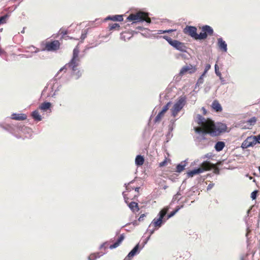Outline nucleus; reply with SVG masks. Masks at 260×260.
<instances>
[{
    "mask_svg": "<svg viewBox=\"0 0 260 260\" xmlns=\"http://www.w3.org/2000/svg\"><path fill=\"white\" fill-rule=\"evenodd\" d=\"M167 208L162 209L159 213V217L158 218H154L152 221L151 224L154 227H160L162 223V219L167 213Z\"/></svg>",
    "mask_w": 260,
    "mask_h": 260,
    "instance_id": "6e6552de",
    "label": "nucleus"
},
{
    "mask_svg": "<svg viewBox=\"0 0 260 260\" xmlns=\"http://www.w3.org/2000/svg\"><path fill=\"white\" fill-rule=\"evenodd\" d=\"M213 166V164H211L209 161H205L203 162L199 168L202 170V173L204 171H209L212 169V167Z\"/></svg>",
    "mask_w": 260,
    "mask_h": 260,
    "instance_id": "9b49d317",
    "label": "nucleus"
},
{
    "mask_svg": "<svg viewBox=\"0 0 260 260\" xmlns=\"http://www.w3.org/2000/svg\"><path fill=\"white\" fill-rule=\"evenodd\" d=\"M205 75L203 74L201 76V77L199 78V79L197 81V84H202L204 82L203 78Z\"/></svg>",
    "mask_w": 260,
    "mask_h": 260,
    "instance_id": "f704fd0d",
    "label": "nucleus"
},
{
    "mask_svg": "<svg viewBox=\"0 0 260 260\" xmlns=\"http://www.w3.org/2000/svg\"><path fill=\"white\" fill-rule=\"evenodd\" d=\"M197 29L194 26H186L183 29V32L188 35L196 40H204L207 38L208 36H212L213 30L209 25L203 26L202 28V32L198 35L197 33Z\"/></svg>",
    "mask_w": 260,
    "mask_h": 260,
    "instance_id": "f03ea898",
    "label": "nucleus"
},
{
    "mask_svg": "<svg viewBox=\"0 0 260 260\" xmlns=\"http://www.w3.org/2000/svg\"><path fill=\"white\" fill-rule=\"evenodd\" d=\"M215 73L218 76H219L220 78L221 73H220V72L218 70L215 71Z\"/></svg>",
    "mask_w": 260,
    "mask_h": 260,
    "instance_id": "c03bdc74",
    "label": "nucleus"
},
{
    "mask_svg": "<svg viewBox=\"0 0 260 260\" xmlns=\"http://www.w3.org/2000/svg\"><path fill=\"white\" fill-rule=\"evenodd\" d=\"M139 249V244H137L128 254L129 257H133L138 252Z\"/></svg>",
    "mask_w": 260,
    "mask_h": 260,
    "instance_id": "5701e85b",
    "label": "nucleus"
},
{
    "mask_svg": "<svg viewBox=\"0 0 260 260\" xmlns=\"http://www.w3.org/2000/svg\"><path fill=\"white\" fill-rule=\"evenodd\" d=\"M185 167V165L179 164L176 167V172L178 173L181 172L184 170Z\"/></svg>",
    "mask_w": 260,
    "mask_h": 260,
    "instance_id": "cd10ccee",
    "label": "nucleus"
},
{
    "mask_svg": "<svg viewBox=\"0 0 260 260\" xmlns=\"http://www.w3.org/2000/svg\"><path fill=\"white\" fill-rule=\"evenodd\" d=\"M167 164V159L166 158L164 161H162V162L159 163V166L160 167H162L166 166Z\"/></svg>",
    "mask_w": 260,
    "mask_h": 260,
    "instance_id": "4c0bfd02",
    "label": "nucleus"
},
{
    "mask_svg": "<svg viewBox=\"0 0 260 260\" xmlns=\"http://www.w3.org/2000/svg\"><path fill=\"white\" fill-rule=\"evenodd\" d=\"M64 70H66L65 67H63V68H61V69H60L59 71H60V72H61V71H63Z\"/></svg>",
    "mask_w": 260,
    "mask_h": 260,
    "instance_id": "09e8293b",
    "label": "nucleus"
},
{
    "mask_svg": "<svg viewBox=\"0 0 260 260\" xmlns=\"http://www.w3.org/2000/svg\"><path fill=\"white\" fill-rule=\"evenodd\" d=\"M257 191L256 190H255L254 191H253L251 194V198L253 199V200H254L256 199V195H257Z\"/></svg>",
    "mask_w": 260,
    "mask_h": 260,
    "instance_id": "c9c22d12",
    "label": "nucleus"
},
{
    "mask_svg": "<svg viewBox=\"0 0 260 260\" xmlns=\"http://www.w3.org/2000/svg\"><path fill=\"white\" fill-rule=\"evenodd\" d=\"M202 173V170L200 168L194 169L191 171H190L187 173V175L189 177H192L196 175L200 174Z\"/></svg>",
    "mask_w": 260,
    "mask_h": 260,
    "instance_id": "6ab92c4d",
    "label": "nucleus"
},
{
    "mask_svg": "<svg viewBox=\"0 0 260 260\" xmlns=\"http://www.w3.org/2000/svg\"><path fill=\"white\" fill-rule=\"evenodd\" d=\"M191 66L189 67L188 66L183 67L180 72V75H183L184 74H185L186 73H187V72H188L189 70H190L191 69Z\"/></svg>",
    "mask_w": 260,
    "mask_h": 260,
    "instance_id": "393cba45",
    "label": "nucleus"
},
{
    "mask_svg": "<svg viewBox=\"0 0 260 260\" xmlns=\"http://www.w3.org/2000/svg\"><path fill=\"white\" fill-rule=\"evenodd\" d=\"M42 51L48 52H56L60 49V43L58 40L47 39L41 43Z\"/></svg>",
    "mask_w": 260,
    "mask_h": 260,
    "instance_id": "20e7f679",
    "label": "nucleus"
},
{
    "mask_svg": "<svg viewBox=\"0 0 260 260\" xmlns=\"http://www.w3.org/2000/svg\"><path fill=\"white\" fill-rule=\"evenodd\" d=\"M255 137H256V143H258L260 144V134L257 136H255Z\"/></svg>",
    "mask_w": 260,
    "mask_h": 260,
    "instance_id": "ea45409f",
    "label": "nucleus"
},
{
    "mask_svg": "<svg viewBox=\"0 0 260 260\" xmlns=\"http://www.w3.org/2000/svg\"><path fill=\"white\" fill-rule=\"evenodd\" d=\"M162 38L165 39L170 45L174 48L180 51L184 52L186 51V47L184 43L179 42L177 40H173L168 36H164Z\"/></svg>",
    "mask_w": 260,
    "mask_h": 260,
    "instance_id": "0eeeda50",
    "label": "nucleus"
},
{
    "mask_svg": "<svg viewBox=\"0 0 260 260\" xmlns=\"http://www.w3.org/2000/svg\"><path fill=\"white\" fill-rule=\"evenodd\" d=\"M98 257V254H95V253H93V254H90L88 258L89 260H95Z\"/></svg>",
    "mask_w": 260,
    "mask_h": 260,
    "instance_id": "72a5a7b5",
    "label": "nucleus"
},
{
    "mask_svg": "<svg viewBox=\"0 0 260 260\" xmlns=\"http://www.w3.org/2000/svg\"><path fill=\"white\" fill-rule=\"evenodd\" d=\"M59 34L62 35V38H63V36L68 34V31L67 29L61 28L60 29L58 32Z\"/></svg>",
    "mask_w": 260,
    "mask_h": 260,
    "instance_id": "c756f323",
    "label": "nucleus"
},
{
    "mask_svg": "<svg viewBox=\"0 0 260 260\" xmlns=\"http://www.w3.org/2000/svg\"><path fill=\"white\" fill-rule=\"evenodd\" d=\"M212 156V153H207V154H206L205 155L204 158H207L208 159H210Z\"/></svg>",
    "mask_w": 260,
    "mask_h": 260,
    "instance_id": "a19ab883",
    "label": "nucleus"
},
{
    "mask_svg": "<svg viewBox=\"0 0 260 260\" xmlns=\"http://www.w3.org/2000/svg\"><path fill=\"white\" fill-rule=\"evenodd\" d=\"M202 111H203V114L204 115H206L207 114V111L204 107L202 108Z\"/></svg>",
    "mask_w": 260,
    "mask_h": 260,
    "instance_id": "37998d69",
    "label": "nucleus"
},
{
    "mask_svg": "<svg viewBox=\"0 0 260 260\" xmlns=\"http://www.w3.org/2000/svg\"><path fill=\"white\" fill-rule=\"evenodd\" d=\"M212 187V186L211 185V184H209L208 186V189L209 188H211Z\"/></svg>",
    "mask_w": 260,
    "mask_h": 260,
    "instance_id": "8fccbe9b",
    "label": "nucleus"
},
{
    "mask_svg": "<svg viewBox=\"0 0 260 260\" xmlns=\"http://www.w3.org/2000/svg\"><path fill=\"white\" fill-rule=\"evenodd\" d=\"M256 122V118L255 117H253L249 119L247 122L250 124V125H254Z\"/></svg>",
    "mask_w": 260,
    "mask_h": 260,
    "instance_id": "7c9ffc66",
    "label": "nucleus"
},
{
    "mask_svg": "<svg viewBox=\"0 0 260 260\" xmlns=\"http://www.w3.org/2000/svg\"><path fill=\"white\" fill-rule=\"evenodd\" d=\"M124 239V236L123 234L121 235L118 239H117V241L115 242L113 244L111 245L109 247L110 249H113L117 247L121 243L122 241Z\"/></svg>",
    "mask_w": 260,
    "mask_h": 260,
    "instance_id": "4468645a",
    "label": "nucleus"
},
{
    "mask_svg": "<svg viewBox=\"0 0 260 260\" xmlns=\"http://www.w3.org/2000/svg\"><path fill=\"white\" fill-rule=\"evenodd\" d=\"M211 66L209 64H207L205 66V71L203 73L204 75H205L207 71L210 69Z\"/></svg>",
    "mask_w": 260,
    "mask_h": 260,
    "instance_id": "e433bc0d",
    "label": "nucleus"
},
{
    "mask_svg": "<svg viewBox=\"0 0 260 260\" xmlns=\"http://www.w3.org/2000/svg\"><path fill=\"white\" fill-rule=\"evenodd\" d=\"M108 28L110 30H119L120 26L118 23H109Z\"/></svg>",
    "mask_w": 260,
    "mask_h": 260,
    "instance_id": "4be33fe9",
    "label": "nucleus"
},
{
    "mask_svg": "<svg viewBox=\"0 0 260 260\" xmlns=\"http://www.w3.org/2000/svg\"><path fill=\"white\" fill-rule=\"evenodd\" d=\"M128 21L138 22L145 21L147 23L151 22V19L148 16V14L144 12L139 11L135 14H130L127 18Z\"/></svg>",
    "mask_w": 260,
    "mask_h": 260,
    "instance_id": "39448f33",
    "label": "nucleus"
},
{
    "mask_svg": "<svg viewBox=\"0 0 260 260\" xmlns=\"http://www.w3.org/2000/svg\"><path fill=\"white\" fill-rule=\"evenodd\" d=\"M51 104L49 102H44L42 103L40 106L39 109L44 111H46L48 110H50Z\"/></svg>",
    "mask_w": 260,
    "mask_h": 260,
    "instance_id": "dca6fc26",
    "label": "nucleus"
},
{
    "mask_svg": "<svg viewBox=\"0 0 260 260\" xmlns=\"http://www.w3.org/2000/svg\"><path fill=\"white\" fill-rule=\"evenodd\" d=\"M132 184H133L132 181L128 184L127 186H126V190H127L128 191V192H130L131 191V190L134 189L136 191H137V192H139L140 187H133L131 186Z\"/></svg>",
    "mask_w": 260,
    "mask_h": 260,
    "instance_id": "b1692460",
    "label": "nucleus"
},
{
    "mask_svg": "<svg viewBox=\"0 0 260 260\" xmlns=\"http://www.w3.org/2000/svg\"><path fill=\"white\" fill-rule=\"evenodd\" d=\"M186 103V98L185 96H180L176 103L171 109L172 115L175 117L178 113L182 110Z\"/></svg>",
    "mask_w": 260,
    "mask_h": 260,
    "instance_id": "423d86ee",
    "label": "nucleus"
},
{
    "mask_svg": "<svg viewBox=\"0 0 260 260\" xmlns=\"http://www.w3.org/2000/svg\"><path fill=\"white\" fill-rule=\"evenodd\" d=\"M217 41L218 46L220 49L222 51L226 52L227 51V44L221 38H218Z\"/></svg>",
    "mask_w": 260,
    "mask_h": 260,
    "instance_id": "ddd939ff",
    "label": "nucleus"
},
{
    "mask_svg": "<svg viewBox=\"0 0 260 260\" xmlns=\"http://www.w3.org/2000/svg\"><path fill=\"white\" fill-rule=\"evenodd\" d=\"M170 104V103L169 102L167 103V105H166L162 108V110L161 111L162 112H163L164 114L168 110L169 108V105Z\"/></svg>",
    "mask_w": 260,
    "mask_h": 260,
    "instance_id": "2f4dec72",
    "label": "nucleus"
},
{
    "mask_svg": "<svg viewBox=\"0 0 260 260\" xmlns=\"http://www.w3.org/2000/svg\"><path fill=\"white\" fill-rule=\"evenodd\" d=\"M173 31V30L172 29H168V30H159V34H164V33H166V32H168V33H169V32H172Z\"/></svg>",
    "mask_w": 260,
    "mask_h": 260,
    "instance_id": "58836bf2",
    "label": "nucleus"
},
{
    "mask_svg": "<svg viewBox=\"0 0 260 260\" xmlns=\"http://www.w3.org/2000/svg\"><path fill=\"white\" fill-rule=\"evenodd\" d=\"M80 50L77 46L73 50V57L71 61L66 65L70 68L73 71V75L75 76L76 79H78L81 76V73L78 70L77 67L79 64L80 61L79 57Z\"/></svg>",
    "mask_w": 260,
    "mask_h": 260,
    "instance_id": "7ed1b4c3",
    "label": "nucleus"
},
{
    "mask_svg": "<svg viewBox=\"0 0 260 260\" xmlns=\"http://www.w3.org/2000/svg\"><path fill=\"white\" fill-rule=\"evenodd\" d=\"M107 20H111L114 21H123V16L121 15H116L113 16H108L106 18Z\"/></svg>",
    "mask_w": 260,
    "mask_h": 260,
    "instance_id": "f3484780",
    "label": "nucleus"
},
{
    "mask_svg": "<svg viewBox=\"0 0 260 260\" xmlns=\"http://www.w3.org/2000/svg\"><path fill=\"white\" fill-rule=\"evenodd\" d=\"M197 123L200 126L194 127V131L197 133L208 134L212 137L220 135L226 132L227 129L225 124L220 122L215 124L211 119H206L200 114L197 115Z\"/></svg>",
    "mask_w": 260,
    "mask_h": 260,
    "instance_id": "f257e3e1",
    "label": "nucleus"
},
{
    "mask_svg": "<svg viewBox=\"0 0 260 260\" xmlns=\"http://www.w3.org/2000/svg\"><path fill=\"white\" fill-rule=\"evenodd\" d=\"M183 206H181V207L177 206L174 211H172L168 215L167 219L173 216Z\"/></svg>",
    "mask_w": 260,
    "mask_h": 260,
    "instance_id": "bb28decb",
    "label": "nucleus"
},
{
    "mask_svg": "<svg viewBox=\"0 0 260 260\" xmlns=\"http://www.w3.org/2000/svg\"><path fill=\"white\" fill-rule=\"evenodd\" d=\"M145 216V214H141L140 216V217L138 219V220L139 221H141L143 220V218Z\"/></svg>",
    "mask_w": 260,
    "mask_h": 260,
    "instance_id": "79ce46f5",
    "label": "nucleus"
},
{
    "mask_svg": "<svg viewBox=\"0 0 260 260\" xmlns=\"http://www.w3.org/2000/svg\"><path fill=\"white\" fill-rule=\"evenodd\" d=\"M214 169V173L216 174H218L219 173V169L216 166V165L213 164V166L212 167V169Z\"/></svg>",
    "mask_w": 260,
    "mask_h": 260,
    "instance_id": "473e14b6",
    "label": "nucleus"
},
{
    "mask_svg": "<svg viewBox=\"0 0 260 260\" xmlns=\"http://www.w3.org/2000/svg\"><path fill=\"white\" fill-rule=\"evenodd\" d=\"M255 139V136L248 137L242 143L241 147L243 149H246L250 147H253L256 144Z\"/></svg>",
    "mask_w": 260,
    "mask_h": 260,
    "instance_id": "1a4fd4ad",
    "label": "nucleus"
},
{
    "mask_svg": "<svg viewBox=\"0 0 260 260\" xmlns=\"http://www.w3.org/2000/svg\"><path fill=\"white\" fill-rule=\"evenodd\" d=\"M144 162V157L140 155H138L136 156V159H135V163L137 166H142L143 165Z\"/></svg>",
    "mask_w": 260,
    "mask_h": 260,
    "instance_id": "aec40b11",
    "label": "nucleus"
},
{
    "mask_svg": "<svg viewBox=\"0 0 260 260\" xmlns=\"http://www.w3.org/2000/svg\"><path fill=\"white\" fill-rule=\"evenodd\" d=\"M3 28L0 29V31H2Z\"/></svg>",
    "mask_w": 260,
    "mask_h": 260,
    "instance_id": "3c124183",
    "label": "nucleus"
},
{
    "mask_svg": "<svg viewBox=\"0 0 260 260\" xmlns=\"http://www.w3.org/2000/svg\"><path fill=\"white\" fill-rule=\"evenodd\" d=\"M164 115L165 114L161 111L159 112V113L157 114V115L155 117L154 119V122L155 123L159 122L161 120L162 118L164 116Z\"/></svg>",
    "mask_w": 260,
    "mask_h": 260,
    "instance_id": "a878e982",
    "label": "nucleus"
},
{
    "mask_svg": "<svg viewBox=\"0 0 260 260\" xmlns=\"http://www.w3.org/2000/svg\"><path fill=\"white\" fill-rule=\"evenodd\" d=\"M4 50L2 48H0V54H3L4 53Z\"/></svg>",
    "mask_w": 260,
    "mask_h": 260,
    "instance_id": "de8ad7c7",
    "label": "nucleus"
},
{
    "mask_svg": "<svg viewBox=\"0 0 260 260\" xmlns=\"http://www.w3.org/2000/svg\"><path fill=\"white\" fill-rule=\"evenodd\" d=\"M122 194L125 203L127 204L129 208L131 209V210H132L133 212L138 211L139 210V208L138 203L135 202H132L128 203V194L126 193V192H123Z\"/></svg>",
    "mask_w": 260,
    "mask_h": 260,
    "instance_id": "9d476101",
    "label": "nucleus"
},
{
    "mask_svg": "<svg viewBox=\"0 0 260 260\" xmlns=\"http://www.w3.org/2000/svg\"><path fill=\"white\" fill-rule=\"evenodd\" d=\"M8 16L7 15H5L3 16L0 17V24H5L7 22V19L8 18Z\"/></svg>",
    "mask_w": 260,
    "mask_h": 260,
    "instance_id": "c85d7f7f",
    "label": "nucleus"
},
{
    "mask_svg": "<svg viewBox=\"0 0 260 260\" xmlns=\"http://www.w3.org/2000/svg\"><path fill=\"white\" fill-rule=\"evenodd\" d=\"M212 107L216 112H218L222 111V107L217 100H215L213 102Z\"/></svg>",
    "mask_w": 260,
    "mask_h": 260,
    "instance_id": "2eb2a0df",
    "label": "nucleus"
},
{
    "mask_svg": "<svg viewBox=\"0 0 260 260\" xmlns=\"http://www.w3.org/2000/svg\"><path fill=\"white\" fill-rule=\"evenodd\" d=\"M224 146L225 144L223 142L219 141L216 143L214 147L216 151H220L223 149Z\"/></svg>",
    "mask_w": 260,
    "mask_h": 260,
    "instance_id": "412c9836",
    "label": "nucleus"
},
{
    "mask_svg": "<svg viewBox=\"0 0 260 260\" xmlns=\"http://www.w3.org/2000/svg\"><path fill=\"white\" fill-rule=\"evenodd\" d=\"M32 117L36 121H40L42 119L41 115L39 114L38 110H35L31 113Z\"/></svg>",
    "mask_w": 260,
    "mask_h": 260,
    "instance_id": "a211bd4d",
    "label": "nucleus"
},
{
    "mask_svg": "<svg viewBox=\"0 0 260 260\" xmlns=\"http://www.w3.org/2000/svg\"><path fill=\"white\" fill-rule=\"evenodd\" d=\"M218 70V68L217 64L215 65V71Z\"/></svg>",
    "mask_w": 260,
    "mask_h": 260,
    "instance_id": "49530a36",
    "label": "nucleus"
},
{
    "mask_svg": "<svg viewBox=\"0 0 260 260\" xmlns=\"http://www.w3.org/2000/svg\"><path fill=\"white\" fill-rule=\"evenodd\" d=\"M132 257H129L128 254L127 256L124 259V260H131Z\"/></svg>",
    "mask_w": 260,
    "mask_h": 260,
    "instance_id": "a18cd8bd",
    "label": "nucleus"
},
{
    "mask_svg": "<svg viewBox=\"0 0 260 260\" xmlns=\"http://www.w3.org/2000/svg\"><path fill=\"white\" fill-rule=\"evenodd\" d=\"M11 118L16 120H24L26 119L27 116L25 114L13 113L11 115Z\"/></svg>",
    "mask_w": 260,
    "mask_h": 260,
    "instance_id": "f8f14e48",
    "label": "nucleus"
}]
</instances>
